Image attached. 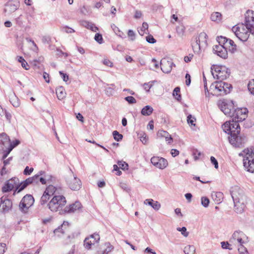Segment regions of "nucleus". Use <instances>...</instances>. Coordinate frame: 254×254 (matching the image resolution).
I'll return each instance as SVG.
<instances>
[{
    "label": "nucleus",
    "instance_id": "6e6d98bb",
    "mask_svg": "<svg viewBox=\"0 0 254 254\" xmlns=\"http://www.w3.org/2000/svg\"><path fill=\"white\" fill-rule=\"evenodd\" d=\"M127 36L131 41H134L135 39V34L132 30H129L128 31Z\"/></svg>",
    "mask_w": 254,
    "mask_h": 254
},
{
    "label": "nucleus",
    "instance_id": "de8ad7c7",
    "mask_svg": "<svg viewBox=\"0 0 254 254\" xmlns=\"http://www.w3.org/2000/svg\"><path fill=\"white\" fill-rule=\"evenodd\" d=\"M64 225V223L61 226V227H58L54 230V233L55 235H57L58 236H61L60 234H59L60 233L62 234L64 233V229H63Z\"/></svg>",
    "mask_w": 254,
    "mask_h": 254
},
{
    "label": "nucleus",
    "instance_id": "a19ab883",
    "mask_svg": "<svg viewBox=\"0 0 254 254\" xmlns=\"http://www.w3.org/2000/svg\"><path fill=\"white\" fill-rule=\"evenodd\" d=\"M113 135L114 139L117 141H121L123 137V135L120 134L117 130H115L113 132Z\"/></svg>",
    "mask_w": 254,
    "mask_h": 254
},
{
    "label": "nucleus",
    "instance_id": "bb28decb",
    "mask_svg": "<svg viewBox=\"0 0 254 254\" xmlns=\"http://www.w3.org/2000/svg\"><path fill=\"white\" fill-rule=\"evenodd\" d=\"M153 109L149 105H147L142 108L141 113L143 116H150L153 112Z\"/></svg>",
    "mask_w": 254,
    "mask_h": 254
},
{
    "label": "nucleus",
    "instance_id": "20e7f679",
    "mask_svg": "<svg viewBox=\"0 0 254 254\" xmlns=\"http://www.w3.org/2000/svg\"><path fill=\"white\" fill-rule=\"evenodd\" d=\"M66 203V201L64 196L56 194L50 201L48 206L49 209L53 212L63 211L62 208L65 205ZM64 212L63 211L60 212L61 214H63Z\"/></svg>",
    "mask_w": 254,
    "mask_h": 254
},
{
    "label": "nucleus",
    "instance_id": "3c124183",
    "mask_svg": "<svg viewBox=\"0 0 254 254\" xmlns=\"http://www.w3.org/2000/svg\"><path fill=\"white\" fill-rule=\"evenodd\" d=\"M177 230L181 232L182 234L185 237H187L189 235V232L187 231V228L185 227H183L182 228H177Z\"/></svg>",
    "mask_w": 254,
    "mask_h": 254
},
{
    "label": "nucleus",
    "instance_id": "aec40b11",
    "mask_svg": "<svg viewBox=\"0 0 254 254\" xmlns=\"http://www.w3.org/2000/svg\"><path fill=\"white\" fill-rule=\"evenodd\" d=\"M82 208V205L79 201H75V203L66 206L63 212L64 213H74L77 211H79Z\"/></svg>",
    "mask_w": 254,
    "mask_h": 254
},
{
    "label": "nucleus",
    "instance_id": "f8f14e48",
    "mask_svg": "<svg viewBox=\"0 0 254 254\" xmlns=\"http://www.w3.org/2000/svg\"><path fill=\"white\" fill-rule=\"evenodd\" d=\"M229 142L235 147L240 148L244 146L247 141L244 135L239 134H233L229 137Z\"/></svg>",
    "mask_w": 254,
    "mask_h": 254
},
{
    "label": "nucleus",
    "instance_id": "dca6fc26",
    "mask_svg": "<svg viewBox=\"0 0 254 254\" xmlns=\"http://www.w3.org/2000/svg\"><path fill=\"white\" fill-rule=\"evenodd\" d=\"M151 162L155 167L160 169H163L168 165L167 160L162 157L154 156L151 158Z\"/></svg>",
    "mask_w": 254,
    "mask_h": 254
},
{
    "label": "nucleus",
    "instance_id": "864d4df0",
    "mask_svg": "<svg viewBox=\"0 0 254 254\" xmlns=\"http://www.w3.org/2000/svg\"><path fill=\"white\" fill-rule=\"evenodd\" d=\"M196 121V119L195 118L192 117L191 115H189L187 117V122L190 125H191V126H195V124H194V122Z\"/></svg>",
    "mask_w": 254,
    "mask_h": 254
},
{
    "label": "nucleus",
    "instance_id": "2f4dec72",
    "mask_svg": "<svg viewBox=\"0 0 254 254\" xmlns=\"http://www.w3.org/2000/svg\"><path fill=\"white\" fill-rule=\"evenodd\" d=\"M195 251V247L192 245H188L185 247L184 252L185 254H194Z\"/></svg>",
    "mask_w": 254,
    "mask_h": 254
},
{
    "label": "nucleus",
    "instance_id": "39448f33",
    "mask_svg": "<svg viewBox=\"0 0 254 254\" xmlns=\"http://www.w3.org/2000/svg\"><path fill=\"white\" fill-rule=\"evenodd\" d=\"M211 71L213 77L220 81L226 79L230 74V70L225 66L213 65Z\"/></svg>",
    "mask_w": 254,
    "mask_h": 254
},
{
    "label": "nucleus",
    "instance_id": "0e129e2a",
    "mask_svg": "<svg viewBox=\"0 0 254 254\" xmlns=\"http://www.w3.org/2000/svg\"><path fill=\"white\" fill-rule=\"evenodd\" d=\"M7 172L8 171L6 169L5 166H3L0 171V177L4 178Z\"/></svg>",
    "mask_w": 254,
    "mask_h": 254
},
{
    "label": "nucleus",
    "instance_id": "37998d69",
    "mask_svg": "<svg viewBox=\"0 0 254 254\" xmlns=\"http://www.w3.org/2000/svg\"><path fill=\"white\" fill-rule=\"evenodd\" d=\"M227 43L232 46V48L230 49V51H231L232 53L235 52L237 50V46L234 42L232 40L228 39Z\"/></svg>",
    "mask_w": 254,
    "mask_h": 254
},
{
    "label": "nucleus",
    "instance_id": "69168bd1",
    "mask_svg": "<svg viewBox=\"0 0 254 254\" xmlns=\"http://www.w3.org/2000/svg\"><path fill=\"white\" fill-rule=\"evenodd\" d=\"M192 155L193 156L194 159L195 160H197L201 155V152H198L197 150H194L193 151Z\"/></svg>",
    "mask_w": 254,
    "mask_h": 254
},
{
    "label": "nucleus",
    "instance_id": "4d7b16f0",
    "mask_svg": "<svg viewBox=\"0 0 254 254\" xmlns=\"http://www.w3.org/2000/svg\"><path fill=\"white\" fill-rule=\"evenodd\" d=\"M42 41L44 44H50L51 41V38L49 36H44L42 37Z\"/></svg>",
    "mask_w": 254,
    "mask_h": 254
},
{
    "label": "nucleus",
    "instance_id": "f704fd0d",
    "mask_svg": "<svg viewBox=\"0 0 254 254\" xmlns=\"http://www.w3.org/2000/svg\"><path fill=\"white\" fill-rule=\"evenodd\" d=\"M148 28V24L146 22H143L142 23V27L138 28V32L139 34L142 36L146 33V30H147Z\"/></svg>",
    "mask_w": 254,
    "mask_h": 254
},
{
    "label": "nucleus",
    "instance_id": "79ce46f5",
    "mask_svg": "<svg viewBox=\"0 0 254 254\" xmlns=\"http://www.w3.org/2000/svg\"><path fill=\"white\" fill-rule=\"evenodd\" d=\"M185 30V27L183 25L178 26L176 27L177 33L180 36L184 35Z\"/></svg>",
    "mask_w": 254,
    "mask_h": 254
},
{
    "label": "nucleus",
    "instance_id": "49530a36",
    "mask_svg": "<svg viewBox=\"0 0 254 254\" xmlns=\"http://www.w3.org/2000/svg\"><path fill=\"white\" fill-rule=\"evenodd\" d=\"M201 203L204 207H207L209 205V200L207 197H202L201 199Z\"/></svg>",
    "mask_w": 254,
    "mask_h": 254
},
{
    "label": "nucleus",
    "instance_id": "0eeeda50",
    "mask_svg": "<svg viewBox=\"0 0 254 254\" xmlns=\"http://www.w3.org/2000/svg\"><path fill=\"white\" fill-rule=\"evenodd\" d=\"M229 241L238 246H242L249 242V238L243 231L237 230L234 231Z\"/></svg>",
    "mask_w": 254,
    "mask_h": 254
},
{
    "label": "nucleus",
    "instance_id": "58836bf2",
    "mask_svg": "<svg viewBox=\"0 0 254 254\" xmlns=\"http://www.w3.org/2000/svg\"><path fill=\"white\" fill-rule=\"evenodd\" d=\"M51 196L47 193L44 192L40 199V203L42 205L45 204L49 199Z\"/></svg>",
    "mask_w": 254,
    "mask_h": 254
},
{
    "label": "nucleus",
    "instance_id": "e2e57ef3",
    "mask_svg": "<svg viewBox=\"0 0 254 254\" xmlns=\"http://www.w3.org/2000/svg\"><path fill=\"white\" fill-rule=\"evenodd\" d=\"M62 31L67 33H72L75 32L73 29L67 26L63 27Z\"/></svg>",
    "mask_w": 254,
    "mask_h": 254
},
{
    "label": "nucleus",
    "instance_id": "393cba45",
    "mask_svg": "<svg viewBox=\"0 0 254 254\" xmlns=\"http://www.w3.org/2000/svg\"><path fill=\"white\" fill-rule=\"evenodd\" d=\"M20 142L18 140H15L14 141H13L12 143H11L10 142V144L9 145V147H7V150L6 152L3 154L2 156V159H4V158H6L7 155L9 154V153L11 152V151L17 145H18L19 144Z\"/></svg>",
    "mask_w": 254,
    "mask_h": 254
},
{
    "label": "nucleus",
    "instance_id": "72a5a7b5",
    "mask_svg": "<svg viewBox=\"0 0 254 254\" xmlns=\"http://www.w3.org/2000/svg\"><path fill=\"white\" fill-rule=\"evenodd\" d=\"M27 186L28 185L24 181L21 182L20 184L19 183L18 186L17 187L13 194H14L16 192L19 193L24 189H25Z\"/></svg>",
    "mask_w": 254,
    "mask_h": 254
},
{
    "label": "nucleus",
    "instance_id": "a878e982",
    "mask_svg": "<svg viewBox=\"0 0 254 254\" xmlns=\"http://www.w3.org/2000/svg\"><path fill=\"white\" fill-rule=\"evenodd\" d=\"M207 37V35L205 33L201 32L196 38L202 46H205L206 45Z\"/></svg>",
    "mask_w": 254,
    "mask_h": 254
},
{
    "label": "nucleus",
    "instance_id": "7c9ffc66",
    "mask_svg": "<svg viewBox=\"0 0 254 254\" xmlns=\"http://www.w3.org/2000/svg\"><path fill=\"white\" fill-rule=\"evenodd\" d=\"M191 46L194 52L198 53L200 51L201 44L196 38H195V41L192 43Z\"/></svg>",
    "mask_w": 254,
    "mask_h": 254
},
{
    "label": "nucleus",
    "instance_id": "f257e3e1",
    "mask_svg": "<svg viewBox=\"0 0 254 254\" xmlns=\"http://www.w3.org/2000/svg\"><path fill=\"white\" fill-rule=\"evenodd\" d=\"M231 195L234 203L235 211L237 213H242L247 203V196L238 187H235L232 189Z\"/></svg>",
    "mask_w": 254,
    "mask_h": 254
},
{
    "label": "nucleus",
    "instance_id": "a211bd4d",
    "mask_svg": "<svg viewBox=\"0 0 254 254\" xmlns=\"http://www.w3.org/2000/svg\"><path fill=\"white\" fill-rule=\"evenodd\" d=\"M245 24L251 30H254V11L248 10L245 14Z\"/></svg>",
    "mask_w": 254,
    "mask_h": 254
},
{
    "label": "nucleus",
    "instance_id": "4c0bfd02",
    "mask_svg": "<svg viewBox=\"0 0 254 254\" xmlns=\"http://www.w3.org/2000/svg\"><path fill=\"white\" fill-rule=\"evenodd\" d=\"M180 88L179 87H176L174 91L173 95L174 97L178 100L180 101L181 99V96L180 94Z\"/></svg>",
    "mask_w": 254,
    "mask_h": 254
},
{
    "label": "nucleus",
    "instance_id": "bf43d9fd",
    "mask_svg": "<svg viewBox=\"0 0 254 254\" xmlns=\"http://www.w3.org/2000/svg\"><path fill=\"white\" fill-rule=\"evenodd\" d=\"M146 40L147 42L150 44H154L156 42V40L151 35H148L146 37Z\"/></svg>",
    "mask_w": 254,
    "mask_h": 254
},
{
    "label": "nucleus",
    "instance_id": "c03bdc74",
    "mask_svg": "<svg viewBox=\"0 0 254 254\" xmlns=\"http://www.w3.org/2000/svg\"><path fill=\"white\" fill-rule=\"evenodd\" d=\"M248 87L251 94L254 95V79H252L249 81Z\"/></svg>",
    "mask_w": 254,
    "mask_h": 254
},
{
    "label": "nucleus",
    "instance_id": "423d86ee",
    "mask_svg": "<svg viewBox=\"0 0 254 254\" xmlns=\"http://www.w3.org/2000/svg\"><path fill=\"white\" fill-rule=\"evenodd\" d=\"M239 122L232 119V121L226 122L222 126V128L224 132L230 134V136L233 134H239L240 127Z\"/></svg>",
    "mask_w": 254,
    "mask_h": 254
},
{
    "label": "nucleus",
    "instance_id": "9b49d317",
    "mask_svg": "<svg viewBox=\"0 0 254 254\" xmlns=\"http://www.w3.org/2000/svg\"><path fill=\"white\" fill-rule=\"evenodd\" d=\"M34 199L31 194L25 195L21 199L19 204V208L23 213H26L28 209L33 205Z\"/></svg>",
    "mask_w": 254,
    "mask_h": 254
},
{
    "label": "nucleus",
    "instance_id": "b1692460",
    "mask_svg": "<svg viewBox=\"0 0 254 254\" xmlns=\"http://www.w3.org/2000/svg\"><path fill=\"white\" fill-rule=\"evenodd\" d=\"M1 205L4 211H8L12 207V203L10 199L1 198Z\"/></svg>",
    "mask_w": 254,
    "mask_h": 254
},
{
    "label": "nucleus",
    "instance_id": "9d476101",
    "mask_svg": "<svg viewBox=\"0 0 254 254\" xmlns=\"http://www.w3.org/2000/svg\"><path fill=\"white\" fill-rule=\"evenodd\" d=\"M66 184L68 187L73 190H79L81 187V182L70 169V175L66 178Z\"/></svg>",
    "mask_w": 254,
    "mask_h": 254
},
{
    "label": "nucleus",
    "instance_id": "cd10ccee",
    "mask_svg": "<svg viewBox=\"0 0 254 254\" xmlns=\"http://www.w3.org/2000/svg\"><path fill=\"white\" fill-rule=\"evenodd\" d=\"M56 94L59 99H63L65 96V92L64 88L61 86L56 89Z\"/></svg>",
    "mask_w": 254,
    "mask_h": 254
},
{
    "label": "nucleus",
    "instance_id": "473e14b6",
    "mask_svg": "<svg viewBox=\"0 0 254 254\" xmlns=\"http://www.w3.org/2000/svg\"><path fill=\"white\" fill-rule=\"evenodd\" d=\"M57 188L53 186L49 185L47 188L45 192L47 193L50 196L54 195L55 193H56Z\"/></svg>",
    "mask_w": 254,
    "mask_h": 254
},
{
    "label": "nucleus",
    "instance_id": "7ed1b4c3",
    "mask_svg": "<svg viewBox=\"0 0 254 254\" xmlns=\"http://www.w3.org/2000/svg\"><path fill=\"white\" fill-rule=\"evenodd\" d=\"M232 30L239 39L243 42L247 41L250 33L254 35V30L248 28L244 23L236 25L232 27Z\"/></svg>",
    "mask_w": 254,
    "mask_h": 254
},
{
    "label": "nucleus",
    "instance_id": "c756f323",
    "mask_svg": "<svg viewBox=\"0 0 254 254\" xmlns=\"http://www.w3.org/2000/svg\"><path fill=\"white\" fill-rule=\"evenodd\" d=\"M43 61V58H39L38 60H34L31 62V64L32 65L34 69H39L41 67V63Z\"/></svg>",
    "mask_w": 254,
    "mask_h": 254
},
{
    "label": "nucleus",
    "instance_id": "1a4fd4ad",
    "mask_svg": "<svg viewBox=\"0 0 254 254\" xmlns=\"http://www.w3.org/2000/svg\"><path fill=\"white\" fill-rule=\"evenodd\" d=\"M218 106L225 115L231 117L233 113L235 105L232 101L219 100Z\"/></svg>",
    "mask_w": 254,
    "mask_h": 254
},
{
    "label": "nucleus",
    "instance_id": "a18cd8bd",
    "mask_svg": "<svg viewBox=\"0 0 254 254\" xmlns=\"http://www.w3.org/2000/svg\"><path fill=\"white\" fill-rule=\"evenodd\" d=\"M10 183L12 184L13 185V187H15L16 188L18 186L19 184V179L17 178L14 177L7 181Z\"/></svg>",
    "mask_w": 254,
    "mask_h": 254
},
{
    "label": "nucleus",
    "instance_id": "e433bc0d",
    "mask_svg": "<svg viewBox=\"0 0 254 254\" xmlns=\"http://www.w3.org/2000/svg\"><path fill=\"white\" fill-rule=\"evenodd\" d=\"M13 188L12 184L7 181L2 187V190L3 192H8L11 190Z\"/></svg>",
    "mask_w": 254,
    "mask_h": 254
},
{
    "label": "nucleus",
    "instance_id": "412c9836",
    "mask_svg": "<svg viewBox=\"0 0 254 254\" xmlns=\"http://www.w3.org/2000/svg\"><path fill=\"white\" fill-rule=\"evenodd\" d=\"M10 144V139L8 136L4 133L0 134V145L1 146V148L4 149V147H9Z\"/></svg>",
    "mask_w": 254,
    "mask_h": 254
},
{
    "label": "nucleus",
    "instance_id": "f03ea898",
    "mask_svg": "<svg viewBox=\"0 0 254 254\" xmlns=\"http://www.w3.org/2000/svg\"><path fill=\"white\" fill-rule=\"evenodd\" d=\"M243 157L244 167L247 171L254 172V151L252 148H247L239 153Z\"/></svg>",
    "mask_w": 254,
    "mask_h": 254
},
{
    "label": "nucleus",
    "instance_id": "774afa93",
    "mask_svg": "<svg viewBox=\"0 0 254 254\" xmlns=\"http://www.w3.org/2000/svg\"><path fill=\"white\" fill-rule=\"evenodd\" d=\"M210 161L211 163L214 165V167L216 169H217L218 167V163L215 158L213 156H211L210 157Z\"/></svg>",
    "mask_w": 254,
    "mask_h": 254
},
{
    "label": "nucleus",
    "instance_id": "09e8293b",
    "mask_svg": "<svg viewBox=\"0 0 254 254\" xmlns=\"http://www.w3.org/2000/svg\"><path fill=\"white\" fill-rule=\"evenodd\" d=\"M118 165L119 166V168L124 170L126 169H127L128 164L123 161H119L118 162Z\"/></svg>",
    "mask_w": 254,
    "mask_h": 254
},
{
    "label": "nucleus",
    "instance_id": "5fc2aeb1",
    "mask_svg": "<svg viewBox=\"0 0 254 254\" xmlns=\"http://www.w3.org/2000/svg\"><path fill=\"white\" fill-rule=\"evenodd\" d=\"M228 39L223 36H220L218 37L217 41L219 44L222 45V44H226L228 42Z\"/></svg>",
    "mask_w": 254,
    "mask_h": 254
},
{
    "label": "nucleus",
    "instance_id": "6e6552de",
    "mask_svg": "<svg viewBox=\"0 0 254 254\" xmlns=\"http://www.w3.org/2000/svg\"><path fill=\"white\" fill-rule=\"evenodd\" d=\"M211 87L215 88V93L219 95H223L229 93L232 88L231 84L222 82V81H216L211 85Z\"/></svg>",
    "mask_w": 254,
    "mask_h": 254
},
{
    "label": "nucleus",
    "instance_id": "338daca9",
    "mask_svg": "<svg viewBox=\"0 0 254 254\" xmlns=\"http://www.w3.org/2000/svg\"><path fill=\"white\" fill-rule=\"evenodd\" d=\"M95 40L99 43H101L103 40L102 36L100 34L96 33L95 34Z\"/></svg>",
    "mask_w": 254,
    "mask_h": 254
},
{
    "label": "nucleus",
    "instance_id": "ddd939ff",
    "mask_svg": "<svg viewBox=\"0 0 254 254\" xmlns=\"http://www.w3.org/2000/svg\"><path fill=\"white\" fill-rule=\"evenodd\" d=\"M248 113V110L246 108H237L234 109L231 117L233 118V119L239 122H241L247 117Z\"/></svg>",
    "mask_w": 254,
    "mask_h": 254
},
{
    "label": "nucleus",
    "instance_id": "2eb2a0df",
    "mask_svg": "<svg viewBox=\"0 0 254 254\" xmlns=\"http://www.w3.org/2000/svg\"><path fill=\"white\" fill-rule=\"evenodd\" d=\"M99 240V235L97 233H94L85 239L84 241V246L86 249L89 250L92 245L98 243Z\"/></svg>",
    "mask_w": 254,
    "mask_h": 254
},
{
    "label": "nucleus",
    "instance_id": "ea45409f",
    "mask_svg": "<svg viewBox=\"0 0 254 254\" xmlns=\"http://www.w3.org/2000/svg\"><path fill=\"white\" fill-rule=\"evenodd\" d=\"M10 102L14 107H18L20 106L19 101L16 96L12 97L10 99Z\"/></svg>",
    "mask_w": 254,
    "mask_h": 254
},
{
    "label": "nucleus",
    "instance_id": "5701e85b",
    "mask_svg": "<svg viewBox=\"0 0 254 254\" xmlns=\"http://www.w3.org/2000/svg\"><path fill=\"white\" fill-rule=\"evenodd\" d=\"M144 203L151 206L155 210H158L161 207L160 203L152 199H146Z\"/></svg>",
    "mask_w": 254,
    "mask_h": 254
},
{
    "label": "nucleus",
    "instance_id": "052dcab7",
    "mask_svg": "<svg viewBox=\"0 0 254 254\" xmlns=\"http://www.w3.org/2000/svg\"><path fill=\"white\" fill-rule=\"evenodd\" d=\"M33 170L34 169L33 168H29L28 166H26L23 171V174L25 175H30Z\"/></svg>",
    "mask_w": 254,
    "mask_h": 254
},
{
    "label": "nucleus",
    "instance_id": "6ab92c4d",
    "mask_svg": "<svg viewBox=\"0 0 254 254\" xmlns=\"http://www.w3.org/2000/svg\"><path fill=\"white\" fill-rule=\"evenodd\" d=\"M214 53L223 59L228 57V53L226 49L222 45H215L213 47Z\"/></svg>",
    "mask_w": 254,
    "mask_h": 254
},
{
    "label": "nucleus",
    "instance_id": "13d9d810",
    "mask_svg": "<svg viewBox=\"0 0 254 254\" xmlns=\"http://www.w3.org/2000/svg\"><path fill=\"white\" fill-rule=\"evenodd\" d=\"M125 100L129 104H134L136 102V99L132 96H127L125 97Z\"/></svg>",
    "mask_w": 254,
    "mask_h": 254
},
{
    "label": "nucleus",
    "instance_id": "f3484780",
    "mask_svg": "<svg viewBox=\"0 0 254 254\" xmlns=\"http://www.w3.org/2000/svg\"><path fill=\"white\" fill-rule=\"evenodd\" d=\"M160 64L162 71L165 73H170L172 70L173 65H175L172 60L168 58L162 59L160 61Z\"/></svg>",
    "mask_w": 254,
    "mask_h": 254
},
{
    "label": "nucleus",
    "instance_id": "4be33fe9",
    "mask_svg": "<svg viewBox=\"0 0 254 254\" xmlns=\"http://www.w3.org/2000/svg\"><path fill=\"white\" fill-rule=\"evenodd\" d=\"M80 23L82 26L91 30L93 32H96L98 30V27L95 26L93 23L89 21L86 20H81L80 21Z\"/></svg>",
    "mask_w": 254,
    "mask_h": 254
},
{
    "label": "nucleus",
    "instance_id": "c9c22d12",
    "mask_svg": "<svg viewBox=\"0 0 254 254\" xmlns=\"http://www.w3.org/2000/svg\"><path fill=\"white\" fill-rule=\"evenodd\" d=\"M18 61L21 64V66L26 70L29 69V65L22 57H17Z\"/></svg>",
    "mask_w": 254,
    "mask_h": 254
},
{
    "label": "nucleus",
    "instance_id": "4468645a",
    "mask_svg": "<svg viewBox=\"0 0 254 254\" xmlns=\"http://www.w3.org/2000/svg\"><path fill=\"white\" fill-rule=\"evenodd\" d=\"M20 6V3L17 0H9L5 4L4 12L10 14L16 11Z\"/></svg>",
    "mask_w": 254,
    "mask_h": 254
},
{
    "label": "nucleus",
    "instance_id": "c85d7f7f",
    "mask_svg": "<svg viewBox=\"0 0 254 254\" xmlns=\"http://www.w3.org/2000/svg\"><path fill=\"white\" fill-rule=\"evenodd\" d=\"M210 18L213 21L219 22L222 19V15L220 12H215L211 14Z\"/></svg>",
    "mask_w": 254,
    "mask_h": 254
},
{
    "label": "nucleus",
    "instance_id": "680f3d73",
    "mask_svg": "<svg viewBox=\"0 0 254 254\" xmlns=\"http://www.w3.org/2000/svg\"><path fill=\"white\" fill-rule=\"evenodd\" d=\"M50 178L49 176H44V177H39V181L42 184H46L47 181H48Z\"/></svg>",
    "mask_w": 254,
    "mask_h": 254
},
{
    "label": "nucleus",
    "instance_id": "603ef678",
    "mask_svg": "<svg viewBox=\"0 0 254 254\" xmlns=\"http://www.w3.org/2000/svg\"><path fill=\"white\" fill-rule=\"evenodd\" d=\"M44 172L40 171L37 174L35 175V176L32 177L31 178H33L34 180H33V183H37L39 181V177L43 175L44 174Z\"/></svg>",
    "mask_w": 254,
    "mask_h": 254
},
{
    "label": "nucleus",
    "instance_id": "8fccbe9b",
    "mask_svg": "<svg viewBox=\"0 0 254 254\" xmlns=\"http://www.w3.org/2000/svg\"><path fill=\"white\" fill-rule=\"evenodd\" d=\"M238 247V250L240 254H249L247 248L244 246V245Z\"/></svg>",
    "mask_w": 254,
    "mask_h": 254
}]
</instances>
